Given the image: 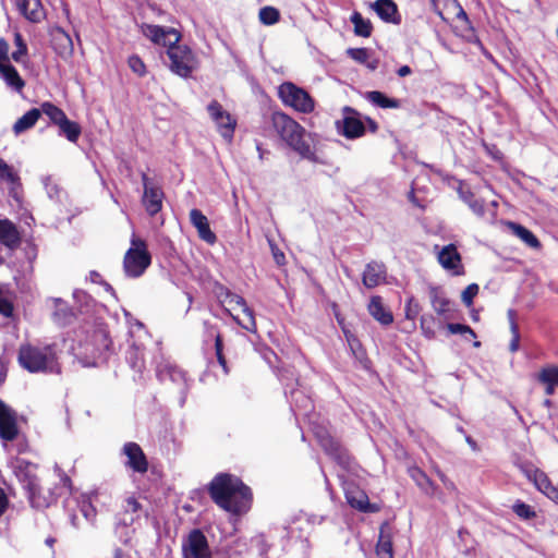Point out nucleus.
<instances>
[{
    "mask_svg": "<svg viewBox=\"0 0 558 558\" xmlns=\"http://www.w3.org/2000/svg\"><path fill=\"white\" fill-rule=\"evenodd\" d=\"M144 36L153 43L167 47L169 69L180 77L187 78L199 66V60L186 45H179L180 33L172 27L145 24L142 26Z\"/></svg>",
    "mask_w": 558,
    "mask_h": 558,
    "instance_id": "obj_1",
    "label": "nucleus"
},
{
    "mask_svg": "<svg viewBox=\"0 0 558 558\" xmlns=\"http://www.w3.org/2000/svg\"><path fill=\"white\" fill-rule=\"evenodd\" d=\"M213 500L223 510L232 514H241L248 510L251 490L238 477L218 474L209 486Z\"/></svg>",
    "mask_w": 558,
    "mask_h": 558,
    "instance_id": "obj_2",
    "label": "nucleus"
},
{
    "mask_svg": "<svg viewBox=\"0 0 558 558\" xmlns=\"http://www.w3.org/2000/svg\"><path fill=\"white\" fill-rule=\"evenodd\" d=\"M271 123L277 134L302 158L313 162L319 159L313 149L305 129L283 112H274Z\"/></svg>",
    "mask_w": 558,
    "mask_h": 558,
    "instance_id": "obj_3",
    "label": "nucleus"
},
{
    "mask_svg": "<svg viewBox=\"0 0 558 558\" xmlns=\"http://www.w3.org/2000/svg\"><path fill=\"white\" fill-rule=\"evenodd\" d=\"M17 362L29 373L59 374L61 366L54 345L22 344L19 349Z\"/></svg>",
    "mask_w": 558,
    "mask_h": 558,
    "instance_id": "obj_4",
    "label": "nucleus"
},
{
    "mask_svg": "<svg viewBox=\"0 0 558 558\" xmlns=\"http://www.w3.org/2000/svg\"><path fill=\"white\" fill-rule=\"evenodd\" d=\"M131 246L123 257V270L129 278H138L151 264V256L144 240L134 233L131 236Z\"/></svg>",
    "mask_w": 558,
    "mask_h": 558,
    "instance_id": "obj_5",
    "label": "nucleus"
},
{
    "mask_svg": "<svg viewBox=\"0 0 558 558\" xmlns=\"http://www.w3.org/2000/svg\"><path fill=\"white\" fill-rule=\"evenodd\" d=\"M13 470L19 481L27 490L32 506L37 508L46 506V500L41 499L40 496V485L36 476V465L24 459H16L13 462Z\"/></svg>",
    "mask_w": 558,
    "mask_h": 558,
    "instance_id": "obj_6",
    "label": "nucleus"
},
{
    "mask_svg": "<svg viewBox=\"0 0 558 558\" xmlns=\"http://www.w3.org/2000/svg\"><path fill=\"white\" fill-rule=\"evenodd\" d=\"M278 96L286 106L298 112L311 113L315 109V100L312 96L291 82H284L278 87Z\"/></svg>",
    "mask_w": 558,
    "mask_h": 558,
    "instance_id": "obj_7",
    "label": "nucleus"
},
{
    "mask_svg": "<svg viewBox=\"0 0 558 558\" xmlns=\"http://www.w3.org/2000/svg\"><path fill=\"white\" fill-rule=\"evenodd\" d=\"M110 341L107 331L104 328H97L93 331L86 340L81 343L83 351L81 354L87 360L84 364L86 366H95L97 360L109 349Z\"/></svg>",
    "mask_w": 558,
    "mask_h": 558,
    "instance_id": "obj_8",
    "label": "nucleus"
},
{
    "mask_svg": "<svg viewBox=\"0 0 558 558\" xmlns=\"http://www.w3.org/2000/svg\"><path fill=\"white\" fill-rule=\"evenodd\" d=\"M342 113V120L336 122L338 132L350 140L363 136L366 126L361 114L351 107H344Z\"/></svg>",
    "mask_w": 558,
    "mask_h": 558,
    "instance_id": "obj_9",
    "label": "nucleus"
},
{
    "mask_svg": "<svg viewBox=\"0 0 558 558\" xmlns=\"http://www.w3.org/2000/svg\"><path fill=\"white\" fill-rule=\"evenodd\" d=\"M207 110L220 135L230 143L234 134L236 120L216 100L208 105Z\"/></svg>",
    "mask_w": 558,
    "mask_h": 558,
    "instance_id": "obj_10",
    "label": "nucleus"
},
{
    "mask_svg": "<svg viewBox=\"0 0 558 558\" xmlns=\"http://www.w3.org/2000/svg\"><path fill=\"white\" fill-rule=\"evenodd\" d=\"M183 558H211L206 536L201 530H193L182 542Z\"/></svg>",
    "mask_w": 558,
    "mask_h": 558,
    "instance_id": "obj_11",
    "label": "nucleus"
},
{
    "mask_svg": "<svg viewBox=\"0 0 558 558\" xmlns=\"http://www.w3.org/2000/svg\"><path fill=\"white\" fill-rule=\"evenodd\" d=\"M143 197L142 203L149 216H155L162 208L163 192L159 185L154 183L146 173L142 174Z\"/></svg>",
    "mask_w": 558,
    "mask_h": 558,
    "instance_id": "obj_12",
    "label": "nucleus"
},
{
    "mask_svg": "<svg viewBox=\"0 0 558 558\" xmlns=\"http://www.w3.org/2000/svg\"><path fill=\"white\" fill-rule=\"evenodd\" d=\"M314 433L323 447V449L328 453L330 457L336 459L340 464L347 465L349 457L345 452V450L342 449L341 445L337 439H335L328 430L325 428H316L314 429Z\"/></svg>",
    "mask_w": 558,
    "mask_h": 558,
    "instance_id": "obj_13",
    "label": "nucleus"
},
{
    "mask_svg": "<svg viewBox=\"0 0 558 558\" xmlns=\"http://www.w3.org/2000/svg\"><path fill=\"white\" fill-rule=\"evenodd\" d=\"M438 263L454 276L463 274L461 255L454 244H448L437 252Z\"/></svg>",
    "mask_w": 558,
    "mask_h": 558,
    "instance_id": "obj_14",
    "label": "nucleus"
},
{
    "mask_svg": "<svg viewBox=\"0 0 558 558\" xmlns=\"http://www.w3.org/2000/svg\"><path fill=\"white\" fill-rule=\"evenodd\" d=\"M157 376L160 381L170 380L175 384L181 392H185L189 387V379L183 369L170 362H165L158 365Z\"/></svg>",
    "mask_w": 558,
    "mask_h": 558,
    "instance_id": "obj_15",
    "label": "nucleus"
},
{
    "mask_svg": "<svg viewBox=\"0 0 558 558\" xmlns=\"http://www.w3.org/2000/svg\"><path fill=\"white\" fill-rule=\"evenodd\" d=\"M123 453L126 456V465L133 471L145 473L148 463L142 448L135 442H126L123 447Z\"/></svg>",
    "mask_w": 558,
    "mask_h": 558,
    "instance_id": "obj_16",
    "label": "nucleus"
},
{
    "mask_svg": "<svg viewBox=\"0 0 558 558\" xmlns=\"http://www.w3.org/2000/svg\"><path fill=\"white\" fill-rule=\"evenodd\" d=\"M190 220L203 241L208 244H214L217 241V236L211 231L207 217L199 209L194 208L190 211Z\"/></svg>",
    "mask_w": 558,
    "mask_h": 558,
    "instance_id": "obj_17",
    "label": "nucleus"
},
{
    "mask_svg": "<svg viewBox=\"0 0 558 558\" xmlns=\"http://www.w3.org/2000/svg\"><path fill=\"white\" fill-rule=\"evenodd\" d=\"M371 9L386 23L398 25L401 23V16L397 4L392 0H376L369 4Z\"/></svg>",
    "mask_w": 558,
    "mask_h": 558,
    "instance_id": "obj_18",
    "label": "nucleus"
},
{
    "mask_svg": "<svg viewBox=\"0 0 558 558\" xmlns=\"http://www.w3.org/2000/svg\"><path fill=\"white\" fill-rule=\"evenodd\" d=\"M435 12L442 21H448L451 15L466 21V12L458 0H433Z\"/></svg>",
    "mask_w": 558,
    "mask_h": 558,
    "instance_id": "obj_19",
    "label": "nucleus"
},
{
    "mask_svg": "<svg viewBox=\"0 0 558 558\" xmlns=\"http://www.w3.org/2000/svg\"><path fill=\"white\" fill-rule=\"evenodd\" d=\"M19 12L29 22L39 23L45 17L40 0H14Z\"/></svg>",
    "mask_w": 558,
    "mask_h": 558,
    "instance_id": "obj_20",
    "label": "nucleus"
},
{
    "mask_svg": "<svg viewBox=\"0 0 558 558\" xmlns=\"http://www.w3.org/2000/svg\"><path fill=\"white\" fill-rule=\"evenodd\" d=\"M363 284L368 288H375L386 280L385 265L377 262L368 263L363 271Z\"/></svg>",
    "mask_w": 558,
    "mask_h": 558,
    "instance_id": "obj_21",
    "label": "nucleus"
},
{
    "mask_svg": "<svg viewBox=\"0 0 558 558\" xmlns=\"http://www.w3.org/2000/svg\"><path fill=\"white\" fill-rule=\"evenodd\" d=\"M52 43L54 50L62 58H69L73 54L74 47L70 35L61 27H56L52 32Z\"/></svg>",
    "mask_w": 558,
    "mask_h": 558,
    "instance_id": "obj_22",
    "label": "nucleus"
},
{
    "mask_svg": "<svg viewBox=\"0 0 558 558\" xmlns=\"http://www.w3.org/2000/svg\"><path fill=\"white\" fill-rule=\"evenodd\" d=\"M0 77L9 88L16 93H22L25 82L11 63L0 62Z\"/></svg>",
    "mask_w": 558,
    "mask_h": 558,
    "instance_id": "obj_23",
    "label": "nucleus"
},
{
    "mask_svg": "<svg viewBox=\"0 0 558 558\" xmlns=\"http://www.w3.org/2000/svg\"><path fill=\"white\" fill-rule=\"evenodd\" d=\"M367 308L371 316L381 325L387 326L393 322L392 313L384 305L380 296H372Z\"/></svg>",
    "mask_w": 558,
    "mask_h": 558,
    "instance_id": "obj_24",
    "label": "nucleus"
},
{
    "mask_svg": "<svg viewBox=\"0 0 558 558\" xmlns=\"http://www.w3.org/2000/svg\"><path fill=\"white\" fill-rule=\"evenodd\" d=\"M21 238L16 227L8 219L0 220V243L9 248L20 245Z\"/></svg>",
    "mask_w": 558,
    "mask_h": 558,
    "instance_id": "obj_25",
    "label": "nucleus"
},
{
    "mask_svg": "<svg viewBox=\"0 0 558 558\" xmlns=\"http://www.w3.org/2000/svg\"><path fill=\"white\" fill-rule=\"evenodd\" d=\"M376 554L379 558H393L392 535L388 524L380 527Z\"/></svg>",
    "mask_w": 558,
    "mask_h": 558,
    "instance_id": "obj_26",
    "label": "nucleus"
},
{
    "mask_svg": "<svg viewBox=\"0 0 558 558\" xmlns=\"http://www.w3.org/2000/svg\"><path fill=\"white\" fill-rule=\"evenodd\" d=\"M345 498L349 505L357 510L367 512V511H374L375 508H373L368 502L367 495L355 487L347 488L345 489Z\"/></svg>",
    "mask_w": 558,
    "mask_h": 558,
    "instance_id": "obj_27",
    "label": "nucleus"
},
{
    "mask_svg": "<svg viewBox=\"0 0 558 558\" xmlns=\"http://www.w3.org/2000/svg\"><path fill=\"white\" fill-rule=\"evenodd\" d=\"M507 228L511 231L513 235H515L518 239H520L524 244H526L529 247L532 248H539L541 242L538 239L525 227L513 222L508 221L506 223Z\"/></svg>",
    "mask_w": 558,
    "mask_h": 558,
    "instance_id": "obj_28",
    "label": "nucleus"
},
{
    "mask_svg": "<svg viewBox=\"0 0 558 558\" xmlns=\"http://www.w3.org/2000/svg\"><path fill=\"white\" fill-rule=\"evenodd\" d=\"M40 118V110L38 108H33L28 110L25 114L16 120L13 125V132L19 135L29 129H32L38 119Z\"/></svg>",
    "mask_w": 558,
    "mask_h": 558,
    "instance_id": "obj_29",
    "label": "nucleus"
},
{
    "mask_svg": "<svg viewBox=\"0 0 558 558\" xmlns=\"http://www.w3.org/2000/svg\"><path fill=\"white\" fill-rule=\"evenodd\" d=\"M365 98L373 105L379 108L398 109L401 107V101L396 98H389L384 93L378 90L367 92Z\"/></svg>",
    "mask_w": 558,
    "mask_h": 558,
    "instance_id": "obj_30",
    "label": "nucleus"
},
{
    "mask_svg": "<svg viewBox=\"0 0 558 558\" xmlns=\"http://www.w3.org/2000/svg\"><path fill=\"white\" fill-rule=\"evenodd\" d=\"M429 299L434 311L438 314H445L449 311L450 301L444 290L438 287L429 288Z\"/></svg>",
    "mask_w": 558,
    "mask_h": 558,
    "instance_id": "obj_31",
    "label": "nucleus"
},
{
    "mask_svg": "<svg viewBox=\"0 0 558 558\" xmlns=\"http://www.w3.org/2000/svg\"><path fill=\"white\" fill-rule=\"evenodd\" d=\"M410 476L426 495L434 496L436 494L435 484L421 469H411Z\"/></svg>",
    "mask_w": 558,
    "mask_h": 558,
    "instance_id": "obj_32",
    "label": "nucleus"
},
{
    "mask_svg": "<svg viewBox=\"0 0 558 558\" xmlns=\"http://www.w3.org/2000/svg\"><path fill=\"white\" fill-rule=\"evenodd\" d=\"M535 487L554 501H558V488L551 484L548 476L541 472L534 480Z\"/></svg>",
    "mask_w": 558,
    "mask_h": 558,
    "instance_id": "obj_33",
    "label": "nucleus"
},
{
    "mask_svg": "<svg viewBox=\"0 0 558 558\" xmlns=\"http://www.w3.org/2000/svg\"><path fill=\"white\" fill-rule=\"evenodd\" d=\"M351 22L354 25V33L361 37H369L372 35L373 26L369 20L364 19L360 12H353Z\"/></svg>",
    "mask_w": 558,
    "mask_h": 558,
    "instance_id": "obj_34",
    "label": "nucleus"
},
{
    "mask_svg": "<svg viewBox=\"0 0 558 558\" xmlns=\"http://www.w3.org/2000/svg\"><path fill=\"white\" fill-rule=\"evenodd\" d=\"M53 303V318L59 324H66L70 322L71 317L73 316L72 311L68 306L66 302H64L62 299L56 298L51 300Z\"/></svg>",
    "mask_w": 558,
    "mask_h": 558,
    "instance_id": "obj_35",
    "label": "nucleus"
},
{
    "mask_svg": "<svg viewBox=\"0 0 558 558\" xmlns=\"http://www.w3.org/2000/svg\"><path fill=\"white\" fill-rule=\"evenodd\" d=\"M58 126L61 135H64L72 143L77 142L82 132L78 123L65 118Z\"/></svg>",
    "mask_w": 558,
    "mask_h": 558,
    "instance_id": "obj_36",
    "label": "nucleus"
},
{
    "mask_svg": "<svg viewBox=\"0 0 558 558\" xmlns=\"http://www.w3.org/2000/svg\"><path fill=\"white\" fill-rule=\"evenodd\" d=\"M38 109L40 110V116L43 113L46 114L56 125H59L66 118L62 109L48 101L43 102Z\"/></svg>",
    "mask_w": 558,
    "mask_h": 558,
    "instance_id": "obj_37",
    "label": "nucleus"
},
{
    "mask_svg": "<svg viewBox=\"0 0 558 558\" xmlns=\"http://www.w3.org/2000/svg\"><path fill=\"white\" fill-rule=\"evenodd\" d=\"M19 435L16 417L0 422V438L5 441L14 440Z\"/></svg>",
    "mask_w": 558,
    "mask_h": 558,
    "instance_id": "obj_38",
    "label": "nucleus"
},
{
    "mask_svg": "<svg viewBox=\"0 0 558 558\" xmlns=\"http://www.w3.org/2000/svg\"><path fill=\"white\" fill-rule=\"evenodd\" d=\"M458 20V25L456 26V29H457V33L468 39L469 41H478L475 34H474V28L472 26V23L469 19V16L466 15V21L464 19H457Z\"/></svg>",
    "mask_w": 558,
    "mask_h": 558,
    "instance_id": "obj_39",
    "label": "nucleus"
},
{
    "mask_svg": "<svg viewBox=\"0 0 558 558\" xmlns=\"http://www.w3.org/2000/svg\"><path fill=\"white\" fill-rule=\"evenodd\" d=\"M78 505H80V510H81L82 514L84 515V518L87 521H90V522L94 521V519L96 517V509L92 504V496L88 494L81 495Z\"/></svg>",
    "mask_w": 558,
    "mask_h": 558,
    "instance_id": "obj_40",
    "label": "nucleus"
},
{
    "mask_svg": "<svg viewBox=\"0 0 558 558\" xmlns=\"http://www.w3.org/2000/svg\"><path fill=\"white\" fill-rule=\"evenodd\" d=\"M258 17L264 25H274L280 19L279 11L274 7H264L259 10Z\"/></svg>",
    "mask_w": 558,
    "mask_h": 558,
    "instance_id": "obj_41",
    "label": "nucleus"
},
{
    "mask_svg": "<svg viewBox=\"0 0 558 558\" xmlns=\"http://www.w3.org/2000/svg\"><path fill=\"white\" fill-rule=\"evenodd\" d=\"M242 313L244 315V318L240 319L235 316H233V318L245 330H247L250 332H255L256 331V322H255L253 310L250 307H245L244 311H242Z\"/></svg>",
    "mask_w": 558,
    "mask_h": 558,
    "instance_id": "obj_42",
    "label": "nucleus"
},
{
    "mask_svg": "<svg viewBox=\"0 0 558 558\" xmlns=\"http://www.w3.org/2000/svg\"><path fill=\"white\" fill-rule=\"evenodd\" d=\"M512 510L519 518H521L523 520H530L536 515L534 509L530 505H527L521 500H517L513 504Z\"/></svg>",
    "mask_w": 558,
    "mask_h": 558,
    "instance_id": "obj_43",
    "label": "nucleus"
},
{
    "mask_svg": "<svg viewBox=\"0 0 558 558\" xmlns=\"http://www.w3.org/2000/svg\"><path fill=\"white\" fill-rule=\"evenodd\" d=\"M14 44L16 46V50L12 52L11 58L15 62H21L22 58L27 53V46L19 32L14 34Z\"/></svg>",
    "mask_w": 558,
    "mask_h": 558,
    "instance_id": "obj_44",
    "label": "nucleus"
},
{
    "mask_svg": "<svg viewBox=\"0 0 558 558\" xmlns=\"http://www.w3.org/2000/svg\"><path fill=\"white\" fill-rule=\"evenodd\" d=\"M538 378L543 384H554L558 387V367H547L542 369Z\"/></svg>",
    "mask_w": 558,
    "mask_h": 558,
    "instance_id": "obj_45",
    "label": "nucleus"
},
{
    "mask_svg": "<svg viewBox=\"0 0 558 558\" xmlns=\"http://www.w3.org/2000/svg\"><path fill=\"white\" fill-rule=\"evenodd\" d=\"M0 180H3L9 183H14L17 180V175L14 173L12 167H10L1 158H0Z\"/></svg>",
    "mask_w": 558,
    "mask_h": 558,
    "instance_id": "obj_46",
    "label": "nucleus"
},
{
    "mask_svg": "<svg viewBox=\"0 0 558 558\" xmlns=\"http://www.w3.org/2000/svg\"><path fill=\"white\" fill-rule=\"evenodd\" d=\"M128 64L130 66V69L137 75L140 76H144L145 73H146V66L143 62V60L136 56V54H133L129 58L128 60Z\"/></svg>",
    "mask_w": 558,
    "mask_h": 558,
    "instance_id": "obj_47",
    "label": "nucleus"
},
{
    "mask_svg": "<svg viewBox=\"0 0 558 558\" xmlns=\"http://www.w3.org/2000/svg\"><path fill=\"white\" fill-rule=\"evenodd\" d=\"M447 329L449 330V332H451L453 335L460 333V335H463V336H469L470 338H475L476 337V335L473 331V329L470 328L466 325L451 323V324L447 325Z\"/></svg>",
    "mask_w": 558,
    "mask_h": 558,
    "instance_id": "obj_48",
    "label": "nucleus"
},
{
    "mask_svg": "<svg viewBox=\"0 0 558 558\" xmlns=\"http://www.w3.org/2000/svg\"><path fill=\"white\" fill-rule=\"evenodd\" d=\"M478 293V286L476 283H471L469 284L463 291H462V294H461V299H462V302L466 305V306H470L472 305L473 303V299L477 295Z\"/></svg>",
    "mask_w": 558,
    "mask_h": 558,
    "instance_id": "obj_49",
    "label": "nucleus"
},
{
    "mask_svg": "<svg viewBox=\"0 0 558 558\" xmlns=\"http://www.w3.org/2000/svg\"><path fill=\"white\" fill-rule=\"evenodd\" d=\"M226 302L231 310L241 308V311H244L245 307H248L246 301L235 293H228Z\"/></svg>",
    "mask_w": 558,
    "mask_h": 558,
    "instance_id": "obj_50",
    "label": "nucleus"
},
{
    "mask_svg": "<svg viewBox=\"0 0 558 558\" xmlns=\"http://www.w3.org/2000/svg\"><path fill=\"white\" fill-rule=\"evenodd\" d=\"M521 472L527 477L529 481L534 482V480L542 472L537 468H535L532 463L521 462L518 464Z\"/></svg>",
    "mask_w": 558,
    "mask_h": 558,
    "instance_id": "obj_51",
    "label": "nucleus"
},
{
    "mask_svg": "<svg viewBox=\"0 0 558 558\" xmlns=\"http://www.w3.org/2000/svg\"><path fill=\"white\" fill-rule=\"evenodd\" d=\"M348 54L359 63H366L369 54L365 48H350Z\"/></svg>",
    "mask_w": 558,
    "mask_h": 558,
    "instance_id": "obj_52",
    "label": "nucleus"
},
{
    "mask_svg": "<svg viewBox=\"0 0 558 558\" xmlns=\"http://www.w3.org/2000/svg\"><path fill=\"white\" fill-rule=\"evenodd\" d=\"M512 339L509 344V349L511 352H515L519 350V343H520V333H519V327L515 322H512Z\"/></svg>",
    "mask_w": 558,
    "mask_h": 558,
    "instance_id": "obj_53",
    "label": "nucleus"
},
{
    "mask_svg": "<svg viewBox=\"0 0 558 558\" xmlns=\"http://www.w3.org/2000/svg\"><path fill=\"white\" fill-rule=\"evenodd\" d=\"M16 417L15 412L0 399V422Z\"/></svg>",
    "mask_w": 558,
    "mask_h": 558,
    "instance_id": "obj_54",
    "label": "nucleus"
},
{
    "mask_svg": "<svg viewBox=\"0 0 558 558\" xmlns=\"http://www.w3.org/2000/svg\"><path fill=\"white\" fill-rule=\"evenodd\" d=\"M0 62L10 63L9 44L3 38H0Z\"/></svg>",
    "mask_w": 558,
    "mask_h": 558,
    "instance_id": "obj_55",
    "label": "nucleus"
},
{
    "mask_svg": "<svg viewBox=\"0 0 558 558\" xmlns=\"http://www.w3.org/2000/svg\"><path fill=\"white\" fill-rule=\"evenodd\" d=\"M269 243H270L271 253H272L275 262L278 265H283L286 263L284 254L272 242H269Z\"/></svg>",
    "mask_w": 558,
    "mask_h": 558,
    "instance_id": "obj_56",
    "label": "nucleus"
},
{
    "mask_svg": "<svg viewBox=\"0 0 558 558\" xmlns=\"http://www.w3.org/2000/svg\"><path fill=\"white\" fill-rule=\"evenodd\" d=\"M469 206L474 214L478 216L484 215V204L482 201L473 198L469 202Z\"/></svg>",
    "mask_w": 558,
    "mask_h": 558,
    "instance_id": "obj_57",
    "label": "nucleus"
},
{
    "mask_svg": "<svg viewBox=\"0 0 558 558\" xmlns=\"http://www.w3.org/2000/svg\"><path fill=\"white\" fill-rule=\"evenodd\" d=\"M215 347H216V353H217L219 363L223 367H226V361H225V357L222 355V340H221L219 335L216 337Z\"/></svg>",
    "mask_w": 558,
    "mask_h": 558,
    "instance_id": "obj_58",
    "label": "nucleus"
},
{
    "mask_svg": "<svg viewBox=\"0 0 558 558\" xmlns=\"http://www.w3.org/2000/svg\"><path fill=\"white\" fill-rule=\"evenodd\" d=\"M429 319H430V318L422 317V319H421V327H422L423 333H424L427 338H434L435 332H434V330H433V329L427 325Z\"/></svg>",
    "mask_w": 558,
    "mask_h": 558,
    "instance_id": "obj_59",
    "label": "nucleus"
},
{
    "mask_svg": "<svg viewBox=\"0 0 558 558\" xmlns=\"http://www.w3.org/2000/svg\"><path fill=\"white\" fill-rule=\"evenodd\" d=\"M44 184H45V187L47 190L49 197H53L54 195L58 194V187L53 184H50L49 178L44 179Z\"/></svg>",
    "mask_w": 558,
    "mask_h": 558,
    "instance_id": "obj_60",
    "label": "nucleus"
},
{
    "mask_svg": "<svg viewBox=\"0 0 558 558\" xmlns=\"http://www.w3.org/2000/svg\"><path fill=\"white\" fill-rule=\"evenodd\" d=\"M413 298H411L407 305V317L408 318H414V316L417 314V310L412 308Z\"/></svg>",
    "mask_w": 558,
    "mask_h": 558,
    "instance_id": "obj_61",
    "label": "nucleus"
},
{
    "mask_svg": "<svg viewBox=\"0 0 558 558\" xmlns=\"http://www.w3.org/2000/svg\"><path fill=\"white\" fill-rule=\"evenodd\" d=\"M126 504H128V508L131 509L133 512H136L140 509V504L134 498H128Z\"/></svg>",
    "mask_w": 558,
    "mask_h": 558,
    "instance_id": "obj_62",
    "label": "nucleus"
},
{
    "mask_svg": "<svg viewBox=\"0 0 558 558\" xmlns=\"http://www.w3.org/2000/svg\"><path fill=\"white\" fill-rule=\"evenodd\" d=\"M412 70L409 65H402L401 68H399L398 70V75L401 76V77H404L409 74H411Z\"/></svg>",
    "mask_w": 558,
    "mask_h": 558,
    "instance_id": "obj_63",
    "label": "nucleus"
},
{
    "mask_svg": "<svg viewBox=\"0 0 558 558\" xmlns=\"http://www.w3.org/2000/svg\"><path fill=\"white\" fill-rule=\"evenodd\" d=\"M16 447H17L16 448L17 453H22L27 450V444L24 440H19V442L16 444Z\"/></svg>",
    "mask_w": 558,
    "mask_h": 558,
    "instance_id": "obj_64",
    "label": "nucleus"
}]
</instances>
